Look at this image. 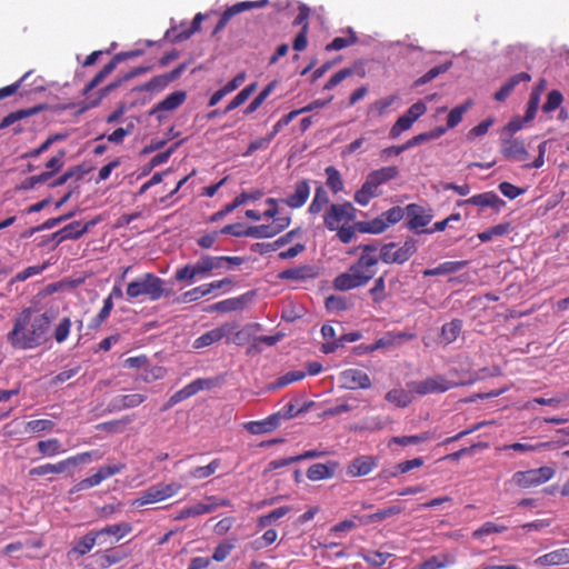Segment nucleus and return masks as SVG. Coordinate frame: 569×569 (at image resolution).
<instances>
[{
  "instance_id": "nucleus-56",
  "label": "nucleus",
  "mask_w": 569,
  "mask_h": 569,
  "mask_svg": "<svg viewBox=\"0 0 569 569\" xmlns=\"http://www.w3.org/2000/svg\"><path fill=\"white\" fill-rule=\"evenodd\" d=\"M84 170L80 166L72 167L64 171L60 177H58L56 180H53L50 183L51 188H56L59 186L64 184L68 180L76 178V180H80L83 178Z\"/></svg>"
},
{
  "instance_id": "nucleus-21",
  "label": "nucleus",
  "mask_w": 569,
  "mask_h": 569,
  "mask_svg": "<svg viewBox=\"0 0 569 569\" xmlns=\"http://www.w3.org/2000/svg\"><path fill=\"white\" fill-rule=\"evenodd\" d=\"M405 210L408 218L407 227L410 230L423 228L428 226L432 219V214L427 213L422 207L416 203L408 204Z\"/></svg>"
},
{
  "instance_id": "nucleus-59",
  "label": "nucleus",
  "mask_w": 569,
  "mask_h": 569,
  "mask_svg": "<svg viewBox=\"0 0 569 569\" xmlns=\"http://www.w3.org/2000/svg\"><path fill=\"white\" fill-rule=\"evenodd\" d=\"M101 455L96 451V450H92V451H86V452H81V453H78L76 456H71V457H68L67 459H64V462L67 463V467H74V466H78L80 463H86L92 459H96V460H99L101 459Z\"/></svg>"
},
{
  "instance_id": "nucleus-27",
  "label": "nucleus",
  "mask_w": 569,
  "mask_h": 569,
  "mask_svg": "<svg viewBox=\"0 0 569 569\" xmlns=\"http://www.w3.org/2000/svg\"><path fill=\"white\" fill-rule=\"evenodd\" d=\"M297 234H299V229H293V230L287 232L286 234L281 236L273 242H257V243L252 244L251 250L253 252H258L260 254L276 251V250L280 249L281 247H283L284 244L291 242L292 239Z\"/></svg>"
},
{
  "instance_id": "nucleus-49",
  "label": "nucleus",
  "mask_w": 569,
  "mask_h": 569,
  "mask_svg": "<svg viewBox=\"0 0 569 569\" xmlns=\"http://www.w3.org/2000/svg\"><path fill=\"white\" fill-rule=\"evenodd\" d=\"M131 422L132 418L126 416L120 419L101 422L97 426V429L108 432H122Z\"/></svg>"
},
{
  "instance_id": "nucleus-24",
  "label": "nucleus",
  "mask_w": 569,
  "mask_h": 569,
  "mask_svg": "<svg viewBox=\"0 0 569 569\" xmlns=\"http://www.w3.org/2000/svg\"><path fill=\"white\" fill-rule=\"evenodd\" d=\"M310 196V186L307 180H300L295 184V191L292 194L282 199L281 202L286 203L292 209L301 208Z\"/></svg>"
},
{
  "instance_id": "nucleus-33",
  "label": "nucleus",
  "mask_w": 569,
  "mask_h": 569,
  "mask_svg": "<svg viewBox=\"0 0 569 569\" xmlns=\"http://www.w3.org/2000/svg\"><path fill=\"white\" fill-rule=\"evenodd\" d=\"M43 109V106H36L28 109H20L7 114L0 122V130L6 129L18 121L31 117Z\"/></svg>"
},
{
  "instance_id": "nucleus-55",
  "label": "nucleus",
  "mask_w": 569,
  "mask_h": 569,
  "mask_svg": "<svg viewBox=\"0 0 569 569\" xmlns=\"http://www.w3.org/2000/svg\"><path fill=\"white\" fill-rule=\"evenodd\" d=\"M246 233L248 237L254 239L272 238L277 236L272 224L250 226L247 228Z\"/></svg>"
},
{
  "instance_id": "nucleus-15",
  "label": "nucleus",
  "mask_w": 569,
  "mask_h": 569,
  "mask_svg": "<svg viewBox=\"0 0 569 569\" xmlns=\"http://www.w3.org/2000/svg\"><path fill=\"white\" fill-rule=\"evenodd\" d=\"M463 204H472L478 206L480 208H492L497 212L501 210L506 206L505 200L499 198V196L493 191H487L479 194H475L466 200H460L457 202V206Z\"/></svg>"
},
{
  "instance_id": "nucleus-62",
  "label": "nucleus",
  "mask_w": 569,
  "mask_h": 569,
  "mask_svg": "<svg viewBox=\"0 0 569 569\" xmlns=\"http://www.w3.org/2000/svg\"><path fill=\"white\" fill-rule=\"evenodd\" d=\"M252 330L251 327H244L240 330H234L229 337L227 338V343H234L237 346H243L248 343L251 339Z\"/></svg>"
},
{
  "instance_id": "nucleus-20",
  "label": "nucleus",
  "mask_w": 569,
  "mask_h": 569,
  "mask_svg": "<svg viewBox=\"0 0 569 569\" xmlns=\"http://www.w3.org/2000/svg\"><path fill=\"white\" fill-rule=\"evenodd\" d=\"M187 99V92L179 90L171 92L163 100L158 102L150 111V114L157 116L159 121L163 120V116L161 112L163 111H173L179 108Z\"/></svg>"
},
{
  "instance_id": "nucleus-38",
  "label": "nucleus",
  "mask_w": 569,
  "mask_h": 569,
  "mask_svg": "<svg viewBox=\"0 0 569 569\" xmlns=\"http://www.w3.org/2000/svg\"><path fill=\"white\" fill-rule=\"evenodd\" d=\"M37 449L42 457H54L66 451L62 449V445L57 438L40 440L37 443Z\"/></svg>"
},
{
  "instance_id": "nucleus-1",
  "label": "nucleus",
  "mask_w": 569,
  "mask_h": 569,
  "mask_svg": "<svg viewBox=\"0 0 569 569\" xmlns=\"http://www.w3.org/2000/svg\"><path fill=\"white\" fill-rule=\"evenodd\" d=\"M52 317L47 312L33 315L30 308L17 315L7 339L13 348L33 349L47 341Z\"/></svg>"
},
{
  "instance_id": "nucleus-5",
  "label": "nucleus",
  "mask_w": 569,
  "mask_h": 569,
  "mask_svg": "<svg viewBox=\"0 0 569 569\" xmlns=\"http://www.w3.org/2000/svg\"><path fill=\"white\" fill-rule=\"evenodd\" d=\"M463 386L462 382H455L448 380L442 375H433L427 377L420 381H410L407 383V387L410 392L418 395L420 397L430 395V393H443L450 389L456 387Z\"/></svg>"
},
{
  "instance_id": "nucleus-29",
  "label": "nucleus",
  "mask_w": 569,
  "mask_h": 569,
  "mask_svg": "<svg viewBox=\"0 0 569 569\" xmlns=\"http://www.w3.org/2000/svg\"><path fill=\"white\" fill-rule=\"evenodd\" d=\"M455 562L456 558L453 555L440 552L423 560L413 569H445L452 566Z\"/></svg>"
},
{
  "instance_id": "nucleus-63",
  "label": "nucleus",
  "mask_w": 569,
  "mask_h": 569,
  "mask_svg": "<svg viewBox=\"0 0 569 569\" xmlns=\"http://www.w3.org/2000/svg\"><path fill=\"white\" fill-rule=\"evenodd\" d=\"M508 529L507 526L503 525H497L491 521L485 522L481 527H479L477 530L473 531L472 536L475 538H481L483 536H489L491 533H501L505 532Z\"/></svg>"
},
{
  "instance_id": "nucleus-46",
  "label": "nucleus",
  "mask_w": 569,
  "mask_h": 569,
  "mask_svg": "<svg viewBox=\"0 0 569 569\" xmlns=\"http://www.w3.org/2000/svg\"><path fill=\"white\" fill-rule=\"evenodd\" d=\"M462 328V322L459 319H453L450 322H447L441 328V338L446 343H450L455 341Z\"/></svg>"
},
{
  "instance_id": "nucleus-54",
  "label": "nucleus",
  "mask_w": 569,
  "mask_h": 569,
  "mask_svg": "<svg viewBox=\"0 0 569 569\" xmlns=\"http://www.w3.org/2000/svg\"><path fill=\"white\" fill-rule=\"evenodd\" d=\"M470 106H471V101H467V102L451 109L447 117V128L452 129V128L457 127L461 122L463 113L467 112V110L470 108Z\"/></svg>"
},
{
  "instance_id": "nucleus-12",
  "label": "nucleus",
  "mask_w": 569,
  "mask_h": 569,
  "mask_svg": "<svg viewBox=\"0 0 569 569\" xmlns=\"http://www.w3.org/2000/svg\"><path fill=\"white\" fill-rule=\"evenodd\" d=\"M97 222V219H92L86 223H82L81 221H72L60 230L53 232L51 238L56 240L57 244H60L66 240H77L87 233L91 227L96 226Z\"/></svg>"
},
{
  "instance_id": "nucleus-19",
  "label": "nucleus",
  "mask_w": 569,
  "mask_h": 569,
  "mask_svg": "<svg viewBox=\"0 0 569 569\" xmlns=\"http://www.w3.org/2000/svg\"><path fill=\"white\" fill-rule=\"evenodd\" d=\"M149 70H150L149 67H138V68L132 69L131 71H129L124 76H122L121 78H118L117 80L110 82L108 86H106L102 89H100L99 92H98V97L96 99H93V100H90L86 108H94V107L99 106L101 100L109 92H111L112 90H114L118 87H120L124 81H128V80H130V79H132V78H134L137 76L143 74V73H146Z\"/></svg>"
},
{
  "instance_id": "nucleus-43",
  "label": "nucleus",
  "mask_w": 569,
  "mask_h": 569,
  "mask_svg": "<svg viewBox=\"0 0 569 569\" xmlns=\"http://www.w3.org/2000/svg\"><path fill=\"white\" fill-rule=\"evenodd\" d=\"M348 37H336L330 43L326 46L327 51H337L345 49L358 42L356 32L351 29H347Z\"/></svg>"
},
{
  "instance_id": "nucleus-58",
  "label": "nucleus",
  "mask_w": 569,
  "mask_h": 569,
  "mask_svg": "<svg viewBox=\"0 0 569 569\" xmlns=\"http://www.w3.org/2000/svg\"><path fill=\"white\" fill-rule=\"evenodd\" d=\"M430 439L429 432H422L420 435H413V436H399L393 437L390 440V443H396L399 446H411V445H419L421 442L428 441Z\"/></svg>"
},
{
  "instance_id": "nucleus-4",
  "label": "nucleus",
  "mask_w": 569,
  "mask_h": 569,
  "mask_svg": "<svg viewBox=\"0 0 569 569\" xmlns=\"http://www.w3.org/2000/svg\"><path fill=\"white\" fill-rule=\"evenodd\" d=\"M417 252L415 239H407L402 246L396 242H388L378 248V258L387 264H403Z\"/></svg>"
},
{
  "instance_id": "nucleus-17",
  "label": "nucleus",
  "mask_w": 569,
  "mask_h": 569,
  "mask_svg": "<svg viewBox=\"0 0 569 569\" xmlns=\"http://www.w3.org/2000/svg\"><path fill=\"white\" fill-rule=\"evenodd\" d=\"M501 153L506 159L512 161H527L529 159V152L523 140L517 138L502 139Z\"/></svg>"
},
{
  "instance_id": "nucleus-52",
  "label": "nucleus",
  "mask_w": 569,
  "mask_h": 569,
  "mask_svg": "<svg viewBox=\"0 0 569 569\" xmlns=\"http://www.w3.org/2000/svg\"><path fill=\"white\" fill-rule=\"evenodd\" d=\"M510 231V223H499L496 224L482 232L478 233V238L481 242H488L492 240L495 237H500L507 234Z\"/></svg>"
},
{
  "instance_id": "nucleus-61",
  "label": "nucleus",
  "mask_w": 569,
  "mask_h": 569,
  "mask_svg": "<svg viewBox=\"0 0 569 569\" xmlns=\"http://www.w3.org/2000/svg\"><path fill=\"white\" fill-rule=\"evenodd\" d=\"M278 538V533L274 529H268L264 533L253 540L250 546L253 550H261L272 545Z\"/></svg>"
},
{
  "instance_id": "nucleus-35",
  "label": "nucleus",
  "mask_w": 569,
  "mask_h": 569,
  "mask_svg": "<svg viewBox=\"0 0 569 569\" xmlns=\"http://www.w3.org/2000/svg\"><path fill=\"white\" fill-rule=\"evenodd\" d=\"M467 266V261H446L440 263L438 267L432 269H426L423 271L425 277L450 274L458 272Z\"/></svg>"
},
{
  "instance_id": "nucleus-2",
  "label": "nucleus",
  "mask_w": 569,
  "mask_h": 569,
  "mask_svg": "<svg viewBox=\"0 0 569 569\" xmlns=\"http://www.w3.org/2000/svg\"><path fill=\"white\" fill-rule=\"evenodd\" d=\"M361 253L346 272L338 274L333 280V287L340 291H348L366 286L377 273L379 263L378 246L373 243L360 244Z\"/></svg>"
},
{
  "instance_id": "nucleus-53",
  "label": "nucleus",
  "mask_w": 569,
  "mask_h": 569,
  "mask_svg": "<svg viewBox=\"0 0 569 569\" xmlns=\"http://www.w3.org/2000/svg\"><path fill=\"white\" fill-rule=\"evenodd\" d=\"M112 309L113 302L110 300V298H104L102 308L100 309L98 315L91 319L89 328L98 329L109 318Z\"/></svg>"
},
{
  "instance_id": "nucleus-26",
  "label": "nucleus",
  "mask_w": 569,
  "mask_h": 569,
  "mask_svg": "<svg viewBox=\"0 0 569 569\" xmlns=\"http://www.w3.org/2000/svg\"><path fill=\"white\" fill-rule=\"evenodd\" d=\"M339 463L337 461H328L327 463L311 465L307 470V477L311 481L330 479L335 476Z\"/></svg>"
},
{
  "instance_id": "nucleus-25",
  "label": "nucleus",
  "mask_w": 569,
  "mask_h": 569,
  "mask_svg": "<svg viewBox=\"0 0 569 569\" xmlns=\"http://www.w3.org/2000/svg\"><path fill=\"white\" fill-rule=\"evenodd\" d=\"M318 276L317 269L310 264L298 266L286 269L278 274L280 280H295L301 281L313 279Z\"/></svg>"
},
{
  "instance_id": "nucleus-3",
  "label": "nucleus",
  "mask_w": 569,
  "mask_h": 569,
  "mask_svg": "<svg viewBox=\"0 0 569 569\" xmlns=\"http://www.w3.org/2000/svg\"><path fill=\"white\" fill-rule=\"evenodd\" d=\"M126 293L129 299L157 301L164 295V280L152 272L143 273L128 283Z\"/></svg>"
},
{
  "instance_id": "nucleus-11",
  "label": "nucleus",
  "mask_w": 569,
  "mask_h": 569,
  "mask_svg": "<svg viewBox=\"0 0 569 569\" xmlns=\"http://www.w3.org/2000/svg\"><path fill=\"white\" fill-rule=\"evenodd\" d=\"M268 3H269V0L241 1V2H238V3L227 8L222 12L218 23L216 24L214 29L212 30V36L218 34L222 29H224L226 26L229 23V21L234 16H237L243 11H247V10H251V9H256V8H263Z\"/></svg>"
},
{
  "instance_id": "nucleus-16",
  "label": "nucleus",
  "mask_w": 569,
  "mask_h": 569,
  "mask_svg": "<svg viewBox=\"0 0 569 569\" xmlns=\"http://www.w3.org/2000/svg\"><path fill=\"white\" fill-rule=\"evenodd\" d=\"M132 531V526L129 522H119L107 526L97 530L99 536V545H112L118 542Z\"/></svg>"
},
{
  "instance_id": "nucleus-7",
  "label": "nucleus",
  "mask_w": 569,
  "mask_h": 569,
  "mask_svg": "<svg viewBox=\"0 0 569 569\" xmlns=\"http://www.w3.org/2000/svg\"><path fill=\"white\" fill-rule=\"evenodd\" d=\"M555 476V468L542 466L536 469L516 471L511 477V482L520 489H529L548 482Z\"/></svg>"
},
{
  "instance_id": "nucleus-10",
  "label": "nucleus",
  "mask_w": 569,
  "mask_h": 569,
  "mask_svg": "<svg viewBox=\"0 0 569 569\" xmlns=\"http://www.w3.org/2000/svg\"><path fill=\"white\" fill-rule=\"evenodd\" d=\"M126 468L124 463H113L102 466L98 469L96 473L90 477H87L79 482H77L71 489L70 493L79 492L82 490H87L100 485L103 480L120 473Z\"/></svg>"
},
{
  "instance_id": "nucleus-40",
  "label": "nucleus",
  "mask_w": 569,
  "mask_h": 569,
  "mask_svg": "<svg viewBox=\"0 0 569 569\" xmlns=\"http://www.w3.org/2000/svg\"><path fill=\"white\" fill-rule=\"evenodd\" d=\"M410 393L411 392L409 390L406 391L403 389L395 388L386 393L385 399L399 408H406L412 401Z\"/></svg>"
},
{
  "instance_id": "nucleus-42",
  "label": "nucleus",
  "mask_w": 569,
  "mask_h": 569,
  "mask_svg": "<svg viewBox=\"0 0 569 569\" xmlns=\"http://www.w3.org/2000/svg\"><path fill=\"white\" fill-rule=\"evenodd\" d=\"M291 509L292 508L290 506H281L279 508H276L269 513L260 516L257 520V525L259 528H266L272 522H276L280 518L287 516L291 511Z\"/></svg>"
},
{
  "instance_id": "nucleus-8",
  "label": "nucleus",
  "mask_w": 569,
  "mask_h": 569,
  "mask_svg": "<svg viewBox=\"0 0 569 569\" xmlns=\"http://www.w3.org/2000/svg\"><path fill=\"white\" fill-rule=\"evenodd\" d=\"M182 486L178 482L163 483L159 482L147 490L142 491L140 497L136 498L131 506L133 507H142L149 503H156L168 499L174 495H177L181 490Z\"/></svg>"
},
{
  "instance_id": "nucleus-28",
  "label": "nucleus",
  "mask_w": 569,
  "mask_h": 569,
  "mask_svg": "<svg viewBox=\"0 0 569 569\" xmlns=\"http://www.w3.org/2000/svg\"><path fill=\"white\" fill-rule=\"evenodd\" d=\"M568 563H569V548H561V549L552 550L548 553H545V555L538 557L535 560V565L541 566V567L560 566V565H568Z\"/></svg>"
},
{
  "instance_id": "nucleus-36",
  "label": "nucleus",
  "mask_w": 569,
  "mask_h": 569,
  "mask_svg": "<svg viewBox=\"0 0 569 569\" xmlns=\"http://www.w3.org/2000/svg\"><path fill=\"white\" fill-rule=\"evenodd\" d=\"M399 170L396 166L383 167L370 172L367 177L371 179L378 187L397 178Z\"/></svg>"
},
{
  "instance_id": "nucleus-31",
  "label": "nucleus",
  "mask_w": 569,
  "mask_h": 569,
  "mask_svg": "<svg viewBox=\"0 0 569 569\" xmlns=\"http://www.w3.org/2000/svg\"><path fill=\"white\" fill-rule=\"evenodd\" d=\"M247 302L246 296H239L234 298H229L219 302H216L211 306H209L206 311L208 312H231V311H238L241 310Z\"/></svg>"
},
{
  "instance_id": "nucleus-50",
  "label": "nucleus",
  "mask_w": 569,
  "mask_h": 569,
  "mask_svg": "<svg viewBox=\"0 0 569 569\" xmlns=\"http://www.w3.org/2000/svg\"><path fill=\"white\" fill-rule=\"evenodd\" d=\"M221 466L220 459H213L209 465L196 467L189 471V476L194 479H204L212 476Z\"/></svg>"
},
{
  "instance_id": "nucleus-44",
  "label": "nucleus",
  "mask_w": 569,
  "mask_h": 569,
  "mask_svg": "<svg viewBox=\"0 0 569 569\" xmlns=\"http://www.w3.org/2000/svg\"><path fill=\"white\" fill-rule=\"evenodd\" d=\"M210 512H212V507H207V503L198 502L193 506L181 509L176 515L174 520H183L190 517H198Z\"/></svg>"
},
{
  "instance_id": "nucleus-37",
  "label": "nucleus",
  "mask_w": 569,
  "mask_h": 569,
  "mask_svg": "<svg viewBox=\"0 0 569 569\" xmlns=\"http://www.w3.org/2000/svg\"><path fill=\"white\" fill-rule=\"evenodd\" d=\"M389 227V223L386 222L382 214L378 218H375L369 221H360L357 223V228L362 233H372V234H379L382 233L387 228Z\"/></svg>"
},
{
  "instance_id": "nucleus-48",
  "label": "nucleus",
  "mask_w": 569,
  "mask_h": 569,
  "mask_svg": "<svg viewBox=\"0 0 569 569\" xmlns=\"http://www.w3.org/2000/svg\"><path fill=\"white\" fill-rule=\"evenodd\" d=\"M116 64L110 60L83 88V94H88L97 86H99L114 69Z\"/></svg>"
},
{
  "instance_id": "nucleus-22",
  "label": "nucleus",
  "mask_w": 569,
  "mask_h": 569,
  "mask_svg": "<svg viewBox=\"0 0 569 569\" xmlns=\"http://www.w3.org/2000/svg\"><path fill=\"white\" fill-rule=\"evenodd\" d=\"M281 423V416L272 413L259 421H249L244 425L248 432L252 435L268 433L276 430Z\"/></svg>"
},
{
  "instance_id": "nucleus-64",
  "label": "nucleus",
  "mask_w": 569,
  "mask_h": 569,
  "mask_svg": "<svg viewBox=\"0 0 569 569\" xmlns=\"http://www.w3.org/2000/svg\"><path fill=\"white\" fill-rule=\"evenodd\" d=\"M54 422L49 419L30 420L26 423V431L32 433H40L42 431L52 430Z\"/></svg>"
},
{
  "instance_id": "nucleus-45",
  "label": "nucleus",
  "mask_w": 569,
  "mask_h": 569,
  "mask_svg": "<svg viewBox=\"0 0 569 569\" xmlns=\"http://www.w3.org/2000/svg\"><path fill=\"white\" fill-rule=\"evenodd\" d=\"M329 202V197L327 191L323 189L322 186H319L316 188L313 199L309 206L308 211L311 214H317L322 211L325 206H327Z\"/></svg>"
},
{
  "instance_id": "nucleus-51",
  "label": "nucleus",
  "mask_w": 569,
  "mask_h": 569,
  "mask_svg": "<svg viewBox=\"0 0 569 569\" xmlns=\"http://www.w3.org/2000/svg\"><path fill=\"white\" fill-rule=\"evenodd\" d=\"M276 87V82H270L267 84L262 91L248 104V107L244 109V114H251L256 112L262 103L266 101V99L271 94Z\"/></svg>"
},
{
  "instance_id": "nucleus-57",
  "label": "nucleus",
  "mask_w": 569,
  "mask_h": 569,
  "mask_svg": "<svg viewBox=\"0 0 569 569\" xmlns=\"http://www.w3.org/2000/svg\"><path fill=\"white\" fill-rule=\"evenodd\" d=\"M327 186L333 193H338L343 189V181L340 172L332 166L326 168Z\"/></svg>"
},
{
  "instance_id": "nucleus-39",
  "label": "nucleus",
  "mask_w": 569,
  "mask_h": 569,
  "mask_svg": "<svg viewBox=\"0 0 569 569\" xmlns=\"http://www.w3.org/2000/svg\"><path fill=\"white\" fill-rule=\"evenodd\" d=\"M321 335L326 340L321 346V351L326 355L335 352L339 347V340L336 339V331L331 325H323L321 328Z\"/></svg>"
},
{
  "instance_id": "nucleus-32",
  "label": "nucleus",
  "mask_w": 569,
  "mask_h": 569,
  "mask_svg": "<svg viewBox=\"0 0 569 569\" xmlns=\"http://www.w3.org/2000/svg\"><path fill=\"white\" fill-rule=\"evenodd\" d=\"M379 187L369 177L355 193V201L360 206H367L372 198L380 196Z\"/></svg>"
},
{
  "instance_id": "nucleus-9",
  "label": "nucleus",
  "mask_w": 569,
  "mask_h": 569,
  "mask_svg": "<svg viewBox=\"0 0 569 569\" xmlns=\"http://www.w3.org/2000/svg\"><path fill=\"white\" fill-rule=\"evenodd\" d=\"M357 210L351 202L332 203L323 216V223L330 231L356 219Z\"/></svg>"
},
{
  "instance_id": "nucleus-34",
  "label": "nucleus",
  "mask_w": 569,
  "mask_h": 569,
  "mask_svg": "<svg viewBox=\"0 0 569 569\" xmlns=\"http://www.w3.org/2000/svg\"><path fill=\"white\" fill-rule=\"evenodd\" d=\"M68 469L67 463L63 460H60L56 463H44L37 467H33L29 470V476L31 477H44L48 475H59L64 472Z\"/></svg>"
},
{
  "instance_id": "nucleus-47",
  "label": "nucleus",
  "mask_w": 569,
  "mask_h": 569,
  "mask_svg": "<svg viewBox=\"0 0 569 569\" xmlns=\"http://www.w3.org/2000/svg\"><path fill=\"white\" fill-rule=\"evenodd\" d=\"M116 64L110 60L83 88V94H88L97 86H99L114 69Z\"/></svg>"
},
{
  "instance_id": "nucleus-41",
  "label": "nucleus",
  "mask_w": 569,
  "mask_h": 569,
  "mask_svg": "<svg viewBox=\"0 0 569 569\" xmlns=\"http://www.w3.org/2000/svg\"><path fill=\"white\" fill-rule=\"evenodd\" d=\"M96 543L99 545V536H98L97 530L90 531L87 535H84L74 545V547L72 548V551L80 556H83V555L88 553L94 547Z\"/></svg>"
},
{
  "instance_id": "nucleus-14",
  "label": "nucleus",
  "mask_w": 569,
  "mask_h": 569,
  "mask_svg": "<svg viewBox=\"0 0 569 569\" xmlns=\"http://www.w3.org/2000/svg\"><path fill=\"white\" fill-rule=\"evenodd\" d=\"M379 465L375 456L362 455L353 458L347 467V476L351 478L363 477L373 471Z\"/></svg>"
},
{
  "instance_id": "nucleus-13",
  "label": "nucleus",
  "mask_w": 569,
  "mask_h": 569,
  "mask_svg": "<svg viewBox=\"0 0 569 569\" xmlns=\"http://www.w3.org/2000/svg\"><path fill=\"white\" fill-rule=\"evenodd\" d=\"M238 329V323L236 322H224L219 327H216L200 337H198L193 341V348L201 349L208 346H211L216 342H219L226 337H229L234 330Z\"/></svg>"
},
{
  "instance_id": "nucleus-6",
  "label": "nucleus",
  "mask_w": 569,
  "mask_h": 569,
  "mask_svg": "<svg viewBox=\"0 0 569 569\" xmlns=\"http://www.w3.org/2000/svg\"><path fill=\"white\" fill-rule=\"evenodd\" d=\"M218 269H220V264L217 257L202 254L194 263H189L179 268L174 273V279L177 281L191 282L194 278L206 277L211 271Z\"/></svg>"
},
{
  "instance_id": "nucleus-23",
  "label": "nucleus",
  "mask_w": 569,
  "mask_h": 569,
  "mask_svg": "<svg viewBox=\"0 0 569 569\" xmlns=\"http://www.w3.org/2000/svg\"><path fill=\"white\" fill-rule=\"evenodd\" d=\"M147 399L146 395L142 393H129V395H120L114 397L110 403V411H122L127 409H132L141 403H143Z\"/></svg>"
},
{
  "instance_id": "nucleus-60",
  "label": "nucleus",
  "mask_w": 569,
  "mask_h": 569,
  "mask_svg": "<svg viewBox=\"0 0 569 569\" xmlns=\"http://www.w3.org/2000/svg\"><path fill=\"white\" fill-rule=\"evenodd\" d=\"M369 295L375 303H381L387 298L385 277L380 276L375 279L373 287L369 290Z\"/></svg>"
},
{
  "instance_id": "nucleus-30",
  "label": "nucleus",
  "mask_w": 569,
  "mask_h": 569,
  "mask_svg": "<svg viewBox=\"0 0 569 569\" xmlns=\"http://www.w3.org/2000/svg\"><path fill=\"white\" fill-rule=\"evenodd\" d=\"M403 511L401 506H390L385 509L378 510L375 513L366 515V516H355L353 518L358 520L359 525H370L375 522H380L389 517L399 515Z\"/></svg>"
},
{
  "instance_id": "nucleus-18",
  "label": "nucleus",
  "mask_w": 569,
  "mask_h": 569,
  "mask_svg": "<svg viewBox=\"0 0 569 569\" xmlns=\"http://www.w3.org/2000/svg\"><path fill=\"white\" fill-rule=\"evenodd\" d=\"M340 382L347 389H368L371 387L369 376L360 369H347L340 373Z\"/></svg>"
}]
</instances>
